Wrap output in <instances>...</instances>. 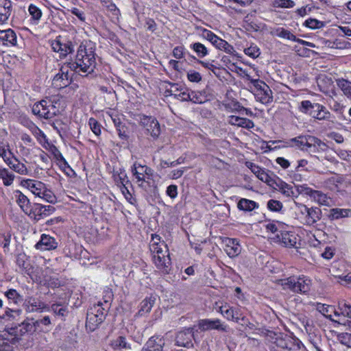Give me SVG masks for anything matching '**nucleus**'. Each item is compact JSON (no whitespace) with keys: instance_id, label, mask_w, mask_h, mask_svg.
I'll use <instances>...</instances> for the list:
<instances>
[{"instance_id":"f257e3e1","label":"nucleus","mask_w":351,"mask_h":351,"mask_svg":"<svg viewBox=\"0 0 351 351\" xmlns=\"http://www.w3.org/2000/svg\"><path fill=\"white\" fill-rule=\"evenodd\" d=\"M67 66L76 73H90L96 66L95 47L90 40L83 41L78 47L75 60Z\"/></svg>"},{"instance_id":"f03ea898","label":"nucleus","mask_w":351,"mask_h":351,"mask_svg":"<svg viewBox=\"0 0 351 351\" xmlns=\"http://www.w3.org/2000/svg\"><path fill=\"white\" fill-rule=\"evenodd\" d=\"M36 330V325L33 320L27 319L19 326L12 328L11 331L3 330L0 332V351H12L13 345L16 344L19 336L26 333L32 332Z\"/></svg>"},{"instance_id":"7ed1b4c3","label":"nucleus","mask_w":351,"mask_h":351,"mask_svg":"<svg viewBox=\"0 0 351 351\" xmlns=\"http://www.w3.org/2000/svg\"><path fill=\"white\" fill-rule=\"evenodd\" d=\"M21 184L23 186L27 188L36 197L44 201L51 204H55L57 202L54 193L47 189L43 182L39 180L27 179L23 180Z\"/></svg>"},{"instance_id":"20e7f679","label":"nucleus","mask_w":351,"mask_h":351,"mask_svg":"<svg viewBox=\"0 0 351 351\" xmlns=\"http://www.w3.org/2000/svg\"><path fill=\"white\" fill-rule=\"evenodd\" d=\"M279 283L284 290L302 294L308 293L311 287V279L305 276H290L280 280Z\"/></svg>"},{"instance_id":"39448f33","label":"nucleus","mask_w":351,"mask_h":351,"mask_svg":"<svg viewBox=\"0 0 351 351\" xmlns=\"http://www.w3.org/2000/svg\"><path fill=\"white\" fill-rule=\"evenodd\" d=\"M299 110L319 121H331L332 114L325 106L319 103H312L309 100L302 101L299 106Z\"/></svg>"},{"instance_id":"423d86ee","label":"nucleus","mask_w":351,"mask_h":351,"mask_svg":"<svg viewBox=\"0 0 351 351\" xmlns=\"http://www.w3.org/2000/svg\"><path fill=\"white\" fill-rule=\"evenodd\" d=\"M244 73L246 79L250 81L253 86L252 89L256 100L263 104H268L272 102L273 95L269 86L263 81L258 79H252L249 74L245 72Z\"/></svg>"},{"instance_id":"0eeeda50","label":"nucleus","mask_w":351,"mask_h":351,"mask_svg":"<svg viewBox=\"0 0 351 351\" xmlns=\"http://www.w3.org/2000/svg\"><path fill=\"white\" fill-rule=\"evenodd\" d=\"M296 212L299 220L306 226H313L321 219L322 212L317 207L308 208L304 204L297 203Z\"/></svg>"},{"instance_id":"6e6552de","label":"nucleus","mask_w":351,"mask_h":351,"mask_svg":"<svg viewBox=\"0 0 351 351\" xmlns=\"http://www.w3.org/2000/svg\"><path fill=\"white\" fill-rule=\"evenodd\" d=\"M132 172L139 187L145 189L149 186L154 174V171L150 167L135 162L132 167Z\"/></svg>"},{"instance_id":"1a4fd4ad","label":"nucleus","mask_w":351,"mask_h":351,"mask_svg":"<svg viewBox=\"0 0 351 351\" xmlns=\"http://www.w3.org/2000/svg\"><path fill=\"white\" fill-rule=\"evenodd\" d=\"M32 110L35 115L46 119H52L59 113V110L48 99H43L34 104Z\"/></svg>"},{"instance_id":"9d476101","label":"nucleus","mask_w":351,"mask_h":351,"mask_svg":"<svg viewBox=\"0 0 351 351\" xmlns=\"http://www.w3.org/2000/svg\"><path fill=\"white\" fill-rule=\"evenodd\" d=\"M139 124L144 129L146 135L153 139H157L160 133L161 128L158 121L152 116L142 115L140 117Z\"/></svg>"},{"instance_id":"9b49d317","label":"nucleus","mask_w":351,"mask_h":351,"mask_svg":"<svg viewBox=\"0 0 351 351\" xmlns=\"http://www.w3.org/2000/svg\"><path fill=\"white\" fill-rule=\"evenodd\" d=\"M218 312L228 321H233L241 324H247L248 323L247 319L243 315L239 308L230 306L228 303H225V304L219 306Z\"/></svg>"},{"instance_id":"f8f14e48","label":"nucleus","mask_w":351,"mask_h":351,"mask_svg":"<svg viewBox=\"0 0 351 351\" xmlns=\"http://www.w3.org/2000/svg\"><path fill=\"white\" fill-rule=\"evenodd\" d=\"M50 44L53 51L59 53L60 56H66L74 50L72 43L61 36L51 40Z\"/></svg>"},{"instance_id":"ddd939ff","label":"nucleus","mask_w":351,"mask_h":351,"mask_svg":"<svg viewBox=\"0 0 351 351\" xmlns=\"http://www.w3.org/2000/svg\"><path fill=\"white\" fill-rule=\"evenodd\" d=\"M245 166L250 169L256 177L262 182L267 183L269 186L273 185L274 183V180L272 177L274 174L272 173H269L270 172L265 169L262 168L250 161L245 162Z\"/></svg>"},{"instance_id":"4468645a","label":"nucleus","mask_w":351,"mask_h":351,"mask_svg":"<svg viewBox=\"0 0 351 351\" xmlns=\"http://www.w3.org/2000/svg\"><path fill=\"white\" fill-rule=\"evenodd\" d=\"M55 210V208L50 205L34 204L28 215L34 220L39 221L53 214Z\"/></svg>"},{"instance_id":"2eb2a0df","label":"nucleus","mask_w":351,"mask_h":351,"mask_svg":"<svg viewBox=\"0 0 351 351\" xmlns=\"http://www.w3.org/2000/svg\"><path fill=\"white\" fill-rule=\"evenodd\" d=\"M24 307L25 311L28 313L50 311V308L48 304L42 302L40 299L34 297H28L26 298L24 302Z\"/></svg>"},{"instance_id":"dca6fc26","label":"nucleus","mask_w":351,"mask_h":351,"mask_svg":"<svg viewBox=\"0 0 351 351\" xmlns=\"http://www.w3.org/2000/svg\"><path fill=\"white\" fill-rule=\"evenodd\" d=\"M152 260L160 272L162 274H168L169 272L171 265L169 252L156 254L152 256Z\"/></svg>"},{"instance_id":"f3484780","label":"nucleus","mask_w":351,"mask_h":351,"mask_svg":"<svg viewBox=\"0 0 351 351\" xmlns=\"http://www.w3.org/2000/svg\"><path fill=\"white\" fill-rule=\"evenodd\" d=\"M198 326L200 330L206 331L210 330H217L220 331H227L228 326L219 319H203L199 321Z\"/></svg>"},{"instance_id":"a211bd4d","label":"nucleus","mask_w":351,"mask_h":351,"mask_svg":"<svg viewBox=\"0 0 351 351\" xmlns=\"http://www.w3.org/2000/svg\"><path fill=\"white\" fill-rule=\"evenodd\" d=\"M222 243L224 251L230 258L237 256L241 252V247L237 239L224 237Z\"/></svg>"},{"instance_id":"6ab92c4d","label":"nucleus","mask_w":351,"mask_h":351,"mask_svg":"<svg viewBox=\"0 0 351 351\" xmlns=\"http://www.w3.org/2000/svg\"><path fill=\"white\" fill-rule=\"evenodd\" d=\"M193 339V328H188L178 333L176 339V343L178 346L191 348L193 346L192 340Z\"/></svg>"},{"instance_id":"aec40b11","label":"nucleus","mask_w":351,"mask_h":351,"mask_svg":"<svg viewBox=\"0 0 351 351\" xmlns=\"http://www.w3.org/2000/svg\"><path fill=\"white\" fill-rule=\"evenodd\" d=\"M149 250L153 256L159 254H166L169 252V249L164 241L161 240L160 236L152 234V239L149 242Z\"/></svg>"},{"instance_id":"412c9836","label":"nucleus","mask_w":351,"mask_h":351,"mask_svg":"<svg viewBox=\"0 0 351 351\" xmlns=\"http://www.w3.org/2000/svg\"><path fill=\"white\" fill-rule=\"evenodd\" d=\"M16 45L17 36L13 29L9 28L5 30H0V46L12 47Z\"/></svg>"},{"instance_id":"4be33fe9","label":"nucleus","mask_w":351,"mask_h":351,"mask_svg":"<svg viewBox=\"0 0 351 351\" xmlns=\"http://www.w3.org/2000/svg\"><path fill=\"white\" fill-rule=\"evenodd\" d=\"M57 247L56 239L46 234H43L40 241L35 245V247L41 251L55 250Z\"/></svg>"},{"instance_id":"5701e85b","label":"nucleus","mask_w":351,"mask_h":351,"mask_svg":"<svg viewBox=\"0 0 351 351\" xmlns=\"http://www.w3.org/2000/svg\"><path fill=\"white\" fill-rule=\"evenodd\" d=\"M165 344V341L163 337L152 336L143 346L141 351H162Z\"/></svg>"},{"instance_id":"b1692460","label":"nucleus","mask_w":351,"mask_h":351,"mask_svg":"<svg viewBox=\"0 0 351 351\" xmlns=\"http://www.w3.org/2000/svg\"><path fill=\"white\" fill-rule=\"evenodd\" d=\"M281 232L280 238H278L285 247H296L298 242V237L294 232L290 230V227L287 226V228H284Z\"/></svg>"},{"instance_id":"393cba45","label":"nucleus","mask_w":351,"mask_h":351,"mask_svg":"<svg viewBox=\"0 0 351 351\" xmlns=\"http://www.w3.org/2000/svg\"><path fill=\"white\" fill-rule=\"evenodd\" d=\"M312 136H299L287 142L288 147H295L302 151L308 152Z\"/></svg>"},{"instance_id":"a878e982","label":"nucleus","mask_w":351,"mask_h":351,"mask_svg":"<svg viewBox=\"0 0 351 351\" xmlns=\"http://www.w3.org/2000/svg\"><path fill=\"white\" fill-rule=\"evenodd\" d=\"M325 186L332 191L339 192L346 185L343 178L340 175H334L324 182Z\"/></svg>"},{"instance_id":"bb28decb","label":"nucleus","mask_w":351,"mask_h":351,"mask_svg":"<svg viewBox=\"0 0 351 351\" xmlns=\"http://www.w3.org/2000/svg\"><path fill=\"white\" fill-rule=\"evenodd\" d=\"M66 68H69L67 64L62 67L60 72L56 74L52 80L53 86L58 89L64 88L70 83L68 71H64Z\"/></svg>"},{"instance_id":"cd10ccee","label":"nucleus","mask_w":351,"mask_h":351,"mask_svg":"<svg viewBox=\"0 0 351 351\" xmlns=\"http://www.w3.org/2000/svg\"><path fill=\"white\" fill-rule=\"evenodd\" d=\"M12 12L11 0H0V22L5 23Z\"/></svg>"},{"instance_id":"c85d7f7f","label":"nucleus","mask_w":351,"mask_h":351,"mask_svg":"<svg viewBox=\"0 0 351 351\" xmlns=\"http://www.w3.org/2000/svg\"><path fill=\"white\" fill-rule=\"evenodd\" d=\"M228 122L232 125H236L246 129H251L254 126V122L249 119L234 115L228 117Z\"/></svg>"},{"instance_id":"c756f323","label":"nucleus","mask_w":351,"mask_h":351,"mask_svg":"<svg viewBox=\"0 0 351 351\" xmlns=\"http://www.w3.org/2000/svg\"><path fill=\"white\" fill-rule=\"evenodd\" d=\"M3 160L10 167V169L21 175H26L28 172L26 166L16 158H10L3 157Z\"/></svg>"},{"instance_id":"7c9ffc66","label":"nucleus","mask_w":351,"mask_h":351,"mask_svg":"<svg viewBox=\"0 0 351 351\" xmlns=\"http://www.w3.org/2000/svg\"><path fill=\"white\" fill-rule=\"evenodd\" d=\"M101 3L112 20L118 21L119 19L121 16L120 10L112 0H101Z\"/></svg>"},{"instance_id":"2f4dec72","label":"nucleus","mask_w":351,"mask_h":351,"mask_svg":"<svg viewBox=\"0 0 351 351\" xmlns=\"http://www.w3.org/2000/svg\"><path fill=\"white\" fill-rule=\"evenodd\" d=\"M28 128L43 147L49 142L47 136L34 123L30 122L28 124Z\"/></svg>"},{"instance_id":"473e14b6","label":"nucleus","mask_w":351,"mask_h":351,"mask_svg":"<svg viewBox=\"0 0 351 351\" xmlns=\"http://www.w3.org/2000/svg\"><path fill=\"white\" fill-rule=\"evenodd\" d=\"M311 139L308 152L322 154L326 151H328V145L320 139L313 136Z\"/></svg>"},{"instance_id":"72a5a7b5","label":"nucleus","mask_w":351,"mask_h":351,"mask_svg":"<svg viewBox=\"0 0 351 351\" xmlns=\"http://www.w3.org/2000/svg\"><path fill=\"white\" fill-rule=\"evenodd\" d=\"M270 34L274 36H277L280 38L295 41L296 37L291 32V31L286 29L283 27H274L271 29Z\"/></svg>"},{"instance_id":"f704fd0d","label":"nucleus","mask_w":351,"mask_h":351,"mask_svg":"<svg viewBox=\"0 0 351 351\" xmlns=\"http://www.w3.org/2000/svg\"><path fill=\"white\" fill-rule=\"evenodd\" d=\"M267 232H270L276 235L277 238H280L282 232L285 231L284 228H287V225L279 221H274L267 223L265 225Z\"/></svg>"},{"instance_id":"c9c22d12","label":"nucleus","mask_w":351,"mask_h":351,"mask_svg":"<svg viewBox=\"0 0 351 351\" xmlns=\"http://www.w3.org/2000/svg\"><path fill=\"white\" fill-rule=\"evenodd\" d=\"M111 347L114 350H121L123 351L132 350L131 344L127 341L126 338L119 336L113 339L110 343Z\"/></svg>"},{"instance_id":"e433bc0d","label":"nucleus","mask_w":351,"mask_h":351,"mask_svg":"<svg viewBox=\"0 0 351 351\" xmlns=\"http://www.w3.org/2000/svg\"><path fill=\"white\" fill-rule=\"evenodd\" d=\"M216 49L223 51L227 53L232 54L234 50V47L226 40L217 36L211 43Z\"/></svg>"},{"instance_id":"4c0bfd02","label":"nucleus","mask_w":351,"mask_h":351,"mask_svg":"<svg viewBox=\"0 0 351 351\" xmlns=\"http://www.w3.org/2000/svg\"><path fill=\"white\" fill-rule=\"evenodd\" d=\"M311 198L320 206H330L331 205L330 197L321 191L315 190Z\"/></svg>"},{"instance_id":"58836bf2","label":"nucleus","mask_w":351,"mask_h":351,"mask_svg":"<svg viewBox=\"0 0 351 351\" xmlns=\"http://www.w3.org/2000/svg\"><path fill=\"white\" fill-rule=\"evenodd\" d=\"M15 197L16 199V202L20 208L25 212L26 214H29L32 208L30 206V202L29 199L25 196L23 193H22L20 191H15Z\"/></svg>"},{"instance_id":"ea45409f","label":"nucleus","mask_w":351,"mask_h":351,"mask_svg":"<svg viewBox=\"0 0 351 351\" xmlns=\"http://www.w3.org/2000/svg\"><path fill=\"white\" fill-rule=\"evenodd\" d=\"M103 322L93 312L88 311L86 322V328L89 331H94L99 325Z\"/></svg>"},{"instance_id":"a19ab883","label":"nucleus","mask_w":351,"mask_h":351,"mask_svg":"<svg viewBox=\"0 0 351 351\" xmlns=\"http://www.w3.org/2000/svg\"><path fill=\"white\" fill-rule=\"evenodd\" d=\"M28 12L30 18V22L33 25H38L42 18L43 12L37 5L31 3L28 7Z\"/></svg>"},{"instance_id":"79ce46f5","label":"nucleus","mask_w":351,"mask_h":351,"mask_svg":"<svg viewBox=\"0 0 351 351\" xmlns=\"http://www.w3.org/2000/svg\"><path fill=\"white\" fill-rule=\"evenodd\" d=\"M331 219H339L343 217H351V209L350 208H332L330 210Z\"/></svg>"},{"instance_id":"37998d69","label":"nucleus","mask_w":351,"mask_h":351,"mask_svg":"<svg viewBox=\"0 0 351 351\" xmlns=\"http://www.w3.org/2000/svg\"><path fill=\"white\" fill-rule=\"evenodd\" d=\"M237 207L239 210L243 211H252L258 207V204L252 200L245 198H241L238 204Z\"/></svg>"},{"instance_id":"c03bdc74","label":"nucleus","mask_w":351,"mask_h":351,"mask_svg":"<svg viewBox=\"0 0 351 351\" xmlns=\"http://www.w3.org/2000/svg\"><path fill=\"white\" fill-rule=\"evenodd\" d=\"M317 309L326 317L333 322L339 323V320H337L332 318V312H335L334 306L319 303L317 304Z\"/></svg>"},{"instance_id":"a18cd8bd","label":"nucleus","mask_w":351,"mask_h":351,"mask_svg":"<svg viewBox=\"0 0 351 351\" xmlns=\"http://www.w3.org/2000/svg\"><path fill=\"white\" fill-rule=\"evenodd\" d=\"M279 191L286 197H297V193L294 191L293 187L287 183L280 180L277 184Z\"/></svg>"},{"instance_id":"49530a36","label":"nucleus","mask_w":351,"mask_h":351,"mask_svg":"<svg viewBox=\"0 0 351 351\" xmlns=\"http://www.w3.org/2000/svg\"><path fill=\"white\" fill-rule=\"evenodd\" d=\"M190 48L196 53L199 58H203L208 54L207 47L202 43L197 42L190 45Z\"/></svg>"},{"instance_id":"de8ad7c7","label":"nucleus","mask_w":351,"mask_h":351,"mask_svg":"<svg viewBox=\"0 0 351 351\" xmlns=\"http://www.w3.org/2000/svg\"><path fill=\"white\" fill-rule=\"evenodd\" d=\"M43 148L49 152L57 160L63 162L64 165L67 164L66 160L58 149L49 141L43 147Z\"/></svg>"},{"instance_id":"09e8293b","label":"nucleus","mask_w":351,"mask_h":351,"mask_svg":"<svg viewBox=\"0 0 351 351\" xmlns=\"http://www.w3.org/2000/svg\"><path fill=\"white\" fill-rule=\"evenodd\" d=\"M154 305V300L151 298L144 299L140 304L139 310L137 313L138 316H143L149 313Z\"/></svg>"},{"instance_id":"8fccbe9b","label":"nucleus","mask_w":351,"mask_h":351,"mask_svg":"<svg viewBox=\"0 0 351 351\" xmlns=\"http://www.w3.org/2000/svg\"><path fill=\"white\" fill-rule=\"evenodd\" d=\"M14 175L5 168L0 167V178L5 186H10L14 180Z\"/></svg>"},{"instance_id":"3c124183","label":"nucleus","mask_w":351,"mask_h":351,"mask_svg":"<svg viewBox=\"0 0 351 351\" xmlns=\"http://www.w3.org/2000/svg\"><path fill=\"white\" fill-rule=\"evenodd\" d=\"M104 304L99 302L97 304H93L88 311L93 312V314L97 315L100 319L104 320L107 311L103 306Z\"/></svg>"},{"instance_id":"603ef678","label":"nucleus","mask_w":351,"mask_h":351,"mask_svg":"<svg viewBox=\"0 0 351 351\" xmlns=\"http://www.w3.org/2000/svg\"><path fill=\"white\" fill-rule=\"evenodd\" d=\"M189 101L195 104H204L208 101L207 97L204 92L192 91L189 93Z\"/></svg>"},{"instance_id":"864d4df0","label":"nucleus","mask_w":351,"mask_h":351,"mask_svg":"<svg viewBox=\"0 0 351 351\" xmlns=\"http://www.w3.org/2000/svg\"><path fill=\"white\" fill-rule=\"evenodd\" d=\"M50 311H51L55 315L64 317L68 313V308L66 305H63L61 303H54L49 306Z\"/></svg>"},{"instance_id":"5fc2aeb1","label":"nucleus","mask_w":351,"mask_h":351,"mask_svg":"<svg viewBox=\"0 0 351 351\" xmlns=\"http://www.w3.org/2000/svg\"><path fill=\"white\" fill-rule=\"evenodd\" d=\"M113 177L117 185L119 187L120 186H125V184L129 182L127 174L124 170L120 169L119 172H114Z\"/></svg>"},{"instance_id":"6e6d98bb","label":"nucleus","mask_w":351,"mask_h":351,"mask_svg":"<svg viewBox=\"0 0 351 351\" xmlns=\"http://www.w3.org/2000/svg\"><path fill=\"white\" fill-rule=\"evenodd\" d=\"M338 87L342 90L343 94L349 99H351V82L346 80H339L337 81Z\"/></svg>"},{"instance_id":"4d7b16f0","label":"nucleus","mask_w":351,"mask_h":351,"mask_svg":"<svg viewBox=\"0 0 351 351\" xmlns=\"http://www.w3.org/2000/svg\"><path fill=\"white\" fill-rule=\"evenodd\" d=\"M276 346L279 348L291 350L292 349L293 340L289 337H278L275 341Z\"/></svg>"},{"instance_id":"13d9d810","label":"nucleus","mask_w":351,"mask_h":351,"mask_svg":"<svg viewBox=\"0 0 351 351\" xmlns=\"http://www.w3.org/2000/svg\"><path fill=\"white\" fill-rule=\"evenodd\" d=\"M244 53L247 56L254 59L258 58L261 54L259 47L255 44H252L249 47L245 49Z\"/></svg>"},{"instance_id":"bf43d9fd","label":"nucleus","mask_w":351,"mask_h":351,"mask_svg":"<svg viewBox=\"0 0 351 351\" xmlns=\"http://www.w3.org/2000/svg\"><path fill=\"white\" fill-rule=\"evenodd\" d=\"M295 5L292 0H274L272 1V6L278 8H291Z\"/></svg>"},{"instance_id":"052dcab7","label":"nucleus","mask_w":351,"mask_h":351,"mask_svg":"<svg viewBox=\"0 0 351 351\" xmlns=\"http://www.w3.org/2000/svg\"><path fill=\"white\" fill-rule=\"evenodd\" d=\"M305 25L312 29H320L324 27V22L315 19H308L304 22Z\"/></svg>"},{"instance_id":"680f3d73","label":"nucleus","mask_w":351,"mask_h":351,"mask_svg":"<svg viewBox=\"0 0 351 351\" xmlns=\"http://www.w3.org/2000/svg\"><path fill=\"white\" fill-rule=\"evenodd\" d=\"M297 196L298 194H304L311 197L315 190L308 187L306 184L295 185Z\"/></svg>"},{"instance_id":"e2e57ef3","label":"nucleus","mask_w":351,"mask_h":351,"mask_svg":"<svg viewBox=\"0 0 351 351\" xmlns=\"http://www.w3.org/2000/svg\"><path fill=\"white\" fill-rule=\"evenodd\" d=\"M189 93L190 90L188 88H181L179 93H174L173 98L181 101H188L190 99Z\"/></svg>"},{"instance_id":"0e129e2a","label":"nucleus","mask_w":351,"mask_h":351,"mask_svg":"<svg viewBox=\"0 0 351 351\" xmlns=\"http://www.w3.org/2000/svg\"><path fill=\"white\" fill-rule=\"evenodd\" d=\"M88 125L92 132L96 136H99L101 134V125L95 119L90 118L88 120Z\"/></svg>"},{"instance_id":"69168bd1","label":"nucleus","mask_w":351,"mask_h":351,"mask_svg":"<svg viewBox=\"0 0 351 351\" xmlns=\"http://www.w3.org/2000/svg\"><path fill=\"white\" fill-rule=\"evenodd\" d=\"M267 208L269 210L278 212L282 208V204L280 201L276 199H270L267 202Z\"/></svg>"},{"instance_id":"338daca9","label":"nucleus","mask_w":351,"mask_h":351,"mask_svg":"<svg viewBox=\"0 0 351 351\" xmlns=\"http://www.w3.org/2000/svg\"><path fill=\"white\" fill-rule=\"evenodd\" d=\"M186 76L187 79L191 82L198 83L202 81V79L201 74L194 70L189 71L187 72Z\"/></svg>"},{"instance_id":"774afa93","label":"nucleus","mask_w":351,"mask_h":351,"mask_svg":"<svg viewBox=\"0 0 351 351\" xmlns=\"http://www.w3.org/2000/svg\"><path fill=\"white\" fill-rule=\"evenodd\" d=\"M199 29L200 30L201 36L203 38L209 41L210 43H212L213 40L217 36V35L215 34H214L213 32H211L210 30H208L207 29L201 27Z\"/></svg>"}]
</instances>
